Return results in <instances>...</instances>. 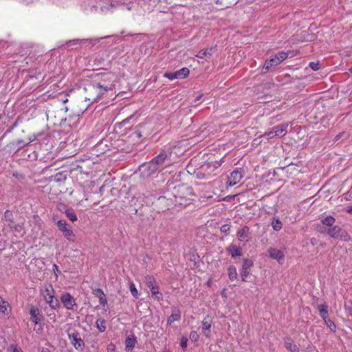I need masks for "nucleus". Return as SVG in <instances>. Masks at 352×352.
I'll return each mask as SVG.
<instances>
[{
	"mask_svg": "<svg viewBox=\"0 0 352 352\" xmlns=\"http://www.w3.org/2000/svg\"><path fill=\"white\" fill-rule=\"evenodd\" d=\"M115 82L116 76L114 74L111 73L104 74L99 82H94L90 86V91L94 96L93 100H96L107 91H112L115 87Z\"/></svg>",
	"mask_w": 352,
	"mask_h": 352,
	"instance_id": "nucleus-1",
	"label": "nucleus"
},
{
	"mask_svg": "<svg viewBox=\"0 0 352 352\" xmlns=\"http://www.w3.org/2000/svg\"><path fill=\"white\" fill-rule=\"evenodd\" d=\"M327 234L333 239H339L344 241H349L351 240V236L345 230H342L338 226H331L328 228Z\"/></svg>",
	"mask_w": 352,
	"mask_h": 352,
	"instance_id": "nucleus-2",
	"label": "nucleus"
},
{
	"mask_svg": "<svg viewBox=\"0 0 352 352\" xmlns=\"http://www.w3.org/2000/svg\"><path fill=\"white\" fill-rule=\"evenodd\" d=\"M287 53L285 52H279L271 58L266 60L264 65L263 69L266 71L269 70L272 67H276L280 65L285 59L287 58Z\"/></svg>",
	"mask_w": 352,
	"mask_h": 352,
	"instance_id": "nucleus-3",
	"label": "nucleus"
},
{
	"mask_svg": "<svg viewBox=\"0 0 352 352\" xmlns=\"http://www.w3.org/2000/svg\"><path fill=\"white\" fill-rule=\"evenodd\" d=\"M318 309L320 316L323 319L326 325L330 329L331 331L336 332V325L332 320L329 318L328 306L326 304H322L318 305Z\"/></svg>",
	"mask_w": 352,
	"mask_h": 352,
	"instance_id": "nucleus-4",
	"label": "nucleus"
},
{
	"mask_svg": "<svg viewBox=\"0 0 352 352\" xmlns=\"http://www.w3.org/2000/svg\"><path fill=\"white\" fill-rule=\"evenodd\" d=\"M68 337L71 343L74 348L80 351H82L85 346L83 340L80 338V334L75 329H70L68 331Z\"/></svg>",
	"mask_w": 352,
	"mask_h": 352,
	"instance_id": "nucleus-5",
	"label": "nucleus"
},
{
	"mask_svg": "<svg viewBox=\"0 0 352 352\" xmlns=\"http://www.w3.org/2000/svg\"><path fill=\"white\" fill-rule=\"evenodd\" d=\"M218 166H219V164L217 162H208L201 166L200 170L197 174H203L202 177H208L212 174L215 175L216 173L214 171L217 169Z\"/></svg>",
	"mask_w": 352,
	"mask_h": 352,
	"instance_id": "nucleus-6",
	"label": "nucleus"
},
{
	"mask_svg": "<svg viewBox=\"0 0 352 352\" xmlns=\"http://www.w3.org/2000/svg\"><path fill=\"white\" fill-rule=\"evenodd\" d=\"M57 226L59 230L63 232L65 238L72 241L74 240L75 235L65 220H59L57 222Z\"/></svg>",
	"mask_w": 352,
	"mask_h": 352,
	"instance_id": "nucleus-7",
	"label": "nucleus"
},
{
	"mask_svg": "<svg viewBox=\"0 0 352 352\" xmlns=\"http://www.w3.org/2000/svg\"><path fill=\"white\" fill-rule=\"evenodd\" d=\"M216 51V46L202 49L197 52L196 56L201 59H205L206 61L209 62L212 58V54Z\"/></svg>",
	"mask_w": 352,
	"mask_h": 352,
	"instance_id": "nucleus-8",
	"label": "nucleus"
},
{
	"mask_svg": "<svg viewBox=\"0 0 352 352\" xmlns=\"http://www.w3.org/2000/svg\"><path fill=\"white\" fill-rule=\"evenodd\" d=\"M60 300L65 307L69 310L74 309V306L76 305L75 299L68 292H65L62 294Z\"/></svg>",
	"mask_w": 352,
	"mask_h": 352,
	"instance_id": "nucleus-9",
	"label": "nucleus"
},
{
	"mask_svg": "<svg viewBox=\"0 0 352 352\" xmlns=\"http://www.w3.org/2000/svg\"><path fill=\"white\" fill-rule=\"evenodd\" d=\"M253 266V261L249 258L243 259L241 276L242 280L246 282V278L250 274V268Z\"/></svg>",
	"mask_w": 352,
	"mask_h": 352,
	"instance_id": "nucleus-10",
	"label": "nucleus"
},
{
	"mask_svg": "<svg viewBox=\"0 0 352 352\" xmlns=\"http://www.w3.org/2000/svg\"><path fill=\"white\" fill-rule=\"evenodd\" d=\"M242 177V173L238 170H234L231 173L230 175L228 177V179L226 184L230 186H234L240 182Z\"/></svg>",
	"mask_w": 352,
	"mask_h": 352,
	"instance_id": "nucleus-11",
	"label": "nucleus"
},
{
	"mask_svg": "<svg viewBox=\"0 0 352 352\" xmlns=\"http://www.w3.org/2000/svg\"><path fill=\"white\" fill-rule=\"evenodd\" d=\"M268 253L270 258L275 259L280 263V261L284 258V252L280 250L270 248L268 249Z\"/></svg>",
	"mask_w": 352,
	"mask_h": 352,
	"instance_id": "nucleus-12",
	"label": "nucleus"
},
{
	"mask_svg": "<svg viewBox=\"0 0 352 352\" xmlns=\"http://www.w3.org/2000/svg\"><path fill=\"white\" fill-rule=\"evenodd\" d=\"M212 325V321L210 318L207 316L202 321V333L206 337L210 338V327Z\"/></svg>",
	"mask_w": 352,
	"mask_h": 352,
	"instance_id": "nucleus-13",
	"label": "nucleus"
},
{
	"mask_svg": "<svg viewBox=\"0 0 352 352\" xmlns=\"http://www.w3.org/2000/svg\"><path fill=\"white\" fill-rule=\"evenodd\" d=\"M42 295L46 302H48L50 298H54V289L52 285L50 284L45 285L44 290L42 292Z\"/></svg>",
	"mask_w": 352,
	"mask_h": 352,
	"instance_id": "nucleus-14",
	"label": "nucleus"
},
{
	"mask_svg": "<svg viewBox=\"0 0 352 352\" xmlns=\"http://www.w3.org/2000/svg\"><path fill=\"white\" fill-rule=\"evenodd\" d=\"M226 252L229 253L232 258L241 256L243 255L242 248L233 244L226 248Z\"/></svg>",
	"mask_w": 352,
	"mask_h": 352,
	"instance_id": "nucleus-15",
	"label": "nucleus"
},
{
	"mask_svg": "<svg viewBox=\"0 0 352 352\" xmlns=\"http://www.w3.org/2000/svg\"><path fill=\"white\" fill-rule=\"evenodd\" d=\"M250 229L247 226H244L237 232V237L242 242H247L249 240Z\"/></svg>",
	"mask_w": 352,
	"mask_h": 352,
	"instance_id": "nucleus-16",
	"label": "nucleus"
},
{
	"mask_svg": "<svg viewBox=\"0 0 352 352\" xmlns=\"http://www.w3.org/2000/svg\"><path fill=\"white\" fill-rule=\"evenodd\" d=\"M287 127L288 124H282L275 126L273 127V133H274L276 136L283 137L287 133Z\"/></svg>",
	"mask_w": 352,
	"mask_h": 352,
	"instance_id": "nucleus-17",
	"label": "nucleus"
},
{
	"mask_svg": "<svg viewBox=\"0 0 352 352\" xmlns=\"http://www.w3.org/2000/svg\"><path fill=\"white\" fill-rule=\"evenodd\" d=\"M143 168H144V171L146 170L147 176L153 174L154 173H155L157 170H158L160 169V168L157 165H155V164L153 163V162H152V160L150 162H148V164H144L143 166Z\"/></svg>",
	"mask_w": 352,
	"mask_h": 352,
	"instance_id": "nucleus-18",
	"label": "nucleus"
},
{
	"mask_svg": "<svg viewBox=\"0 0 352 352\" xmlns=\"http://www.w3.org/2000/svg\"><path fill=\"white\" fill-rule=\"evenodd\" d=\"M167 157L168 155L166 152H161L158 155L152 160V162H153V163H155V165H157L160 168Z\"/></svg>",
	"mask_w": 352,
	"mask_h": 352,
	"instance_id": "nucleus-19",
	"label": "nucleus"
},
{
	"mask_svg": "<svg viewBox=\"0 0 352 352\" xmlns=\"http://www.w3.org/2000/svg\"><path fill=\"white\" fill-rule=\"evenodd\" d=\"M30 319L35 324L40 321L39 310L38 308L32 306L30 309Z\"/></svg>",
	"mask_w": 352,
	"mask_h": 352,
	"instance_id": "nucleus-20",
	"label": "nucleus"
},
{
	"mask_svg": "<svg viewBox=\"0 0 352 352\" xmlns=\"http://www.w3.org/2000/svg\"><path fill=\"white\" fill-rule=\"evenodd\" d=\"M93 294L95 295L96 297H97L99 299L100 305H102V306L107 305V301L106 296L101 289H94Z\"/></svg>",
	"mask_w": 352,
	"mask_h": 352,
	"instance_id": "nucleus-21",
	"label": "nucleus"
},
{
	"mask_svg": "<svg viewBox=\"0 0 352 352\" xmlns=\"http://www.w3.org/2000/svg\"><path fill=\"white\" fill-rule=\"evenodd\" d=\"M285 346L288 350L291 351L292 352H299L298 347L296 346L294 342L290 338L285 339Z\"/></svg>",
	"mask_w": 352,
	"mask_h": 352,
	"instance_id": "nucleus-22",
	"label": "nucleus"
},
{
	"mask_svg": "<svg viewBox=\"0 0 352 352\" xmlns=\"http://www.w3.org/2000/svg\"><path fill=\"white\" fill-rule=\"evenodd\" d=\"M181 319V312L178 309H174L172 314L168 317L167 323L170 324L175 321H178Z\"/></svg>",
	"mask_w": 352,
	"mask_h": 352,
	"instance_id": "nucleus-23",
	"label": "nucleus"
},
{
	"mask_svg": "<svg viewBox=\"0 0 352 352\" xmlns=\"http://www.w3.org/2000/svg\"><path fill=\"white\" fill-rule=\"evenodd\" d=\"M149 289L151 292L152 296L155 299H156L157 300H160L163 298V295L161 292H159V288H158L157 285H156L155 286H152V287H151Z\"/></svg>",
	"mask_w": 352,
	"mask_h": 352,
	"instance_id": "nucleus-24",
	"label": "nucleus"
},
{
	"mask_svg": "<svg viewBox=\"0 0 352 352\" xmlns=\"http://www.w3.org/2000/svg\"><path fill=\"white\" fill-rule=\"evenodd\" d=\"M336 222V219L334 217H333L332 216H327L322 219H321L320 220V223L323 225V226H328V227H331L333 226V224L335 223Z\"/></svg>",
	"mask_w": 352,
	"mask_h": 352,
	"instance_id": "nucleus-25",
	"label": "nucleus"
},
{
	"mask_svg": "<svg viewBox=\"0 0 352 352\" xmlns=\"http://www.w3.org/2000/svg\"><path fill=\"white\" fill-rule=\"evenodd\" d=\"M135 342H136V340H135V338L133 336H132V337H127L126 339V341H125V343H126V350L127 351H129L132 350L134 348V346H135Z\"/></svg>",
	"mask_w": 352,
	"mask_h": 352,
	"instance_id": "nucleus-26",
	"label": "nucleus"
},
{
	"mask_svg": "<svg viewBox=\"0 0 352 352\" xmlns=\"http://www.w3.org/2000/svg\"><path fill=\"white\" fill-rule=\"evenodd\" d=\"M228 276L230 280L233 281L238 277L236 268L234 265L229 266L228 269Z\"/></svg>",
	"mask_w": 352,
	"mask_h": 352,
	"instance_id": "nucleus-27",
	"label": "nucleus"
},
{
	"mask_svg": "<svg viewBox=\"0 0 352 352\" xmlns=\"http://www.w3.org/2000/svg\"><path fill=\"white\" fill-rule=\"evenodd\" d=\"M175 72L177 79H182L187 77L189 75L190 71L187 67H183L182 69Z\"/></svg>",
	"mask_w": 352,
	"mask_h": 352,
	"instance_id": "nucleus-28",
	"label": "nucleus"
},
{
	"mask_svg": "<svg viewBox=\"0 0 352 352\" xmlns=\"http://www.w3.org/2000/svg\"><path fill=\"white\" fill-rule=\"evenodd\" d=\"M66 217L72 222L77 221V217L72 208H68L65 212Z\"/></svg>",
	"mask_w": 352,
	"mask_h": 352,
	"instance_id": "nucleus-29",
	"label": "nucleus"
},
{
	"mask_svg": "<svg viewBox=\"0 0 352 352\" xmlns=\"http://www.w3.org/2000/svg\"><path fill=\"white\" fill-rule=\"evenodd\" d=\"M96 323L98 329L100 332H104L106 330V322L103 318H98Z\"/></svg>",
	"mask_w": 352,
	"mask_h": 352,
	"instance_id": "nucleus-30",
	"label": "nucleus"
},
{
	"mask_svg": "<svg viewBox=\"0 0 352 352\" xmlns=\"http://www.w3.org/2000/svg\"><path fill=\"white\" fill-rule=\"evenodd\" d=\"M145 283L148 288L157 285L155 278L153 276H147L145 277Z\"/></svg>",
	"mask_w": 352,
	"mask_h": 352,
	"instance_id": "nucleus-31",
	"label": "nucleus"
},
{
	"mask_svg": "<svg viewBox=\"0 0 352 352\" xmlns=\"http://www.w3.org/2000/svg\"><path fill=\"white\" fill-rule=\"evenodd\" d=\"M272 226L276 231H279L282 228V223L278 219H273Z\"/></svg>",
	"mask_w": 352,
	"mask_h": 352,
	"instance_id": "nucleus-32",
	"label": "nucleus"
},
{
	"mask_svg": "<svg viewBox=\"0 0 352 352\" xmlns=\"http://www.w3.org/2000/svg\"><path fill=\"white\" fill-rule=\"evenodd\" d=\"M113 6L112 4H104L100 7V12L102 13H107L108 12H113Z\"/></svg>",
	"mask_w": 352,
	"mask_h": 352,
	"instance_id": "nucleus-33",
	"label": "nucleus"
},
{
	"mask_svg": "<svg viewBox=\"0 0 352 352\" xmlns=\"http://www.w3.org/2000/svg\"><path fill=\"white\" fill-rule=\"evenodd\" d=\"M47 303L49 304L50 307L53 309H56L60 307L58 300L56 298H50V300Z\"/></svg>",
	"mask_w": 352,
	"mask_h": 352,
	"instance_id": "nucleus-34",
	"label": "nucleus"
},
{
	"mask_svg": "<svg viewBox=\"0 0 352 352\" xmlns=\"http://www.w3.org/2000/svg\"><path fill=\"white\" fill-rule=\"evenodd\" d=\"M8 305V302L5 301L1 296H0V311L5 313L7 310Z\"/></svg>",
	"mask_w": 352,
	"mask_h": 352,
	"instance_id": "nucleus-35",
	"label": "nucleus"
},
{
	"mask_svg": "<svg viewBox=\"0 0 352 352\" xmlns=\"http://www.w3.org/2000/svg\"><path fill=\"white\" fill-rule=\"evenodd\" d=\"M129 289H130V292H131V294L133 295V296L135 297V298H137L138 297V290H137L134 283H131L130 284Z\"/></svg>",
	"mask_w": 352,
	"mask_h": 352,
	"instance_id": "nucleus-36",
	"label": "nucleus"
},
{
	"mask_svg": "<svg viewBox=\"0 0 352 352\" xmlns=\"http://www.w3.org/2000/svg\"><path fill=\"white\" fill-rule=\"evenodd\" d=\"M4 218H5L6 221L12 222V212L10 211V210H6L4 212Z\"/></svg>",
	"mask_w": 352,
	"mask_h": 352,
	"instance_id": "nucleus-37",
	"label": "nucleus"
},
{
	"mask_svg": "<svg viewBox=\"0 0 352 352\" xmlns=\"http://www.w3.org/2000/svg\"><path fill=\"white\" fill-rule=\"evenodd\" d=\"M164 76L171 80L177 79L176 72H166Z\"/></svg>",
	"mask_w": 352,
	"mask_h": 352,
	"instance_id": "nucleus-38",
	"label": "nucleus"
},
{
	"mask_svg": "<svg viewBox=\"0 0 352 352\" xmlns=\"http://www.w3.org/2000/svg\"><path fill=\"white\" fill-rule=\"evenodd\" d=\"M187 342L188 338L186 336H182L181 338L180 346L183 349H186L187 348Z\"/></svg>",
	"mask_w": 352,
	"mask_h": 352,
	"instance_id": "nucleus-39",
	"label": "nucleus"
},
{
	"mask_svg": "<svg viewBox=\"0 0 352 352\" xmlns=\"http://www.w3.org/2000/svg\"><path fill=\"white\" fill-rule=\"evenodd\" d=\"M54 181H56V182L63 181V180H65V179H66V177L63 176L61 173H58L57 174H56L54 175Z\"/></svg>",
	"mask_w": 352,
	"mask_h": 352,
	"instance_id": "nucleus-40",
	"label": "nucleus"
},
{
	"mask_svg": "<svg viewBox=\"0 0 352 352\" xmlns=\"http://www.w3.org/2000/svg\"><path fill=\"white\" fill-rule=\"evenodd\" d=\"M230 229V226L228 224H225L221 227V232L227 235L229 234Z\"/></svg>",
	"mask_w": 352,
	"mask_h": 352,
	"instance_id": "nucleus-41",
	"label": "nucleus"
},
{
	"mask_svg": "<svg viewBox=\"0 0 352 352\" xmlns=\"http://www.w3.org/2000/svg\"><path fill=\"white\" fill-rule=\"evenodd\" d=\"M199 334L197 333V331H192L190 334V338L192 341H194V342H196L199 339Z\"/></svg>",
	"mask_w": 352,
	"mask_h": 352,
	"instance_id": "nucleus-42",
	"label": "nucleus"
},
{
	"mask_svg": "<svg viewBox=\"0 0 352 352\" xmlns=\"http://www.w3.org/2000/svg\"><path fill=\"white\" fill-rule=\"evenodd\" d=\"M8 351L11 352H23L19 347L17 346V345L15 344H11Z\"/></svg>",
	"mask_w": 352,
	"mask_h": 352,
	"instance_id": "nucleus-43",
	"label": "nucleus"
},
{
	"mask_svg": "<svg viewBox=\"0 0 352 352\" xmlns=\"http://www.w3.org/2000/svg\"><path fill=\"white\" fill-rule=\"evenodd\" d=\"M309 66L312 68L313 70L314 71H317L320 68V66H319V63H315L314 62H311L309 63Z\"/></svg>",
	"mask_w": 352,
	"mask_h": 352,
	"instance_id": "nucleus-44",
	"label": "nucleus"
},
{
	"mask_svg": "<svg viewBox=\"0 0 352 352\" xmlns=\"http://www.w3.org/2000/svg\"><path fill=\"white\" fill-rule=\"evenodd\" d=\"M264 135L266 136L268 139H270V138H272L276 136L275 135V133H273V128L271 129L270 131L265 133L264 134Z\"/></svg>",
	"mask_w": 352,
	"mask_h": 352,
	"instance_id": "nucleus-45",
	"label": "nucleus"
},
{
	"mask_svg": "<svg viewBox=\"0 0 352 352\" xmlns=\"http://www.w3.org/2000/svg\"><path fill=\"white\" fill-rule=\"evenodd\" d=\"M346 136H347V135L345 132L340 133L335 137L334 141H337L342 138H346Z\"/></svg>",
	"mask_w": 352,
	"mask_h": 352,
	"instance_id": "nucleus-46",
	"label": "nucleus"
},
{
	"mask_svg": "<svg viewBox=\"0 0 352 352\" xmlns=\"http://www.w3.org/2000/svg\"><path fill=\"white\" fill-rule=\"evenodd\" d=\"M327 230H328V228L324 227L323 226H318V231L321 234H327Z\"/></svg>",
	"mask_w": 352,
	"mask_h": 352,
	"instance_id": "nucleus-47",
	"label": "nucleus"
},
{
	"mask_svg": "<svg viewBox=\"0 0 352 352\" xmlns=\"http://www.w3.org/2000/svg\"><path fill=\"white\" fill-rule=\"evenodd\" d=\"M346 212L348 213H350V214H352V205L351 206H349L346 208Z\"/></svg>",
	"mask_w": 352,
	"mask_h": 352,
	"instance_id": "nucleus-48",
	"label": "nucleus"
},
{
	"mask_svg": "<svg viewBox=\"0 0 352 352\" xmlns=\"http://www.w3.org/2000/svg\"><path fill=\"white\" fill-rule=\"evenodd\" d=\"M68 43L77 44V43H79V40L75 39V40L69 41Z\"/></svg>",
	"mask_w": 352,
	"mask_h": 352,
	"instance_id": "nucleus-49",
	"label": "nucleus"
},
{
	"mask_svg": "<svg viewBox=\"0 0 352 352\" xmlns=\"http://www.w3.org/2000/svg\"><path fill=\"white\" fill-rule=\"evenodd\" d=\"M216 4L219 6H223V0H216Z\"/></svg>",
	"mask_w": 352,
	"mask_h": 352,
	"instance_id": "nucleus-50",
	"label": "nucleus"
},
{
	"mask_svg": "<svg viewBox=\"0 0 352 352\" xmlns=\"http://www.w3.org/2000/svg\"><path fill=\"white\" fill-rule=\"evenodd\" d=\"M8 226L10 228H14V222H13L12 221V222H8Z\"/></svg>",
	"mask_w": 352,
	"mask_h": 352,
	"instance_id": "nucleus-51",
	"label": "nucleus"
},
{
	"mask_svg": "<svg viewBox=\"0 0 352 352\" xmlns=\"http://www.w3.org/2000/svg\"><path fill=\"white\" fill-rule=\"evenodd\" d=\"M316 239L315 238H312L311 239V243L312 245H315L316 244Z\"/></svg>",
	"mask_w": 352,
	"mask_h": 352,
	"instance_id": "nucleus-52",
	"label": "nucleus"
},
{
	"mask_svg": "<svg viewBox=\"0 0 352 352\" xmlns=\"http://www.w3.org/2000/svg\"><path fill=\"white\" fill-rule=\"evenodd\" d=\"M41 352H50L47 348H43Z\"/></svg>",
	"mask_w": 352,
	"mask_h": 352,
	"instance_id": "nucleus-53",
	"label": "nucleus"
},
{
	"mask_svg": "<svg viewBox=\"0 0 352 352\" xmlns=\"http://www.w3.org/2000/svg\"><path fill=\"white\" fill-rule=\"evenodd\" d=\"M67 101H68V99L66 98V96H65V98L63 99H62L63 103H66V102H67Z\"/></svg>",
	"mask_w": 352,
	"mask_h": 352,
	"instance_id": "nucleus-54",
	"label": "nucleus"
},
{
	"mask_svg": "<svg viewBox=\"0 0 352 352\" xmlns=\"http://www.w3.org/2000/svg\"><path fill=\"white\" fill-rule=\"evenodd\" d=\"M53 268H54V271H55V270H57V271L58 270V266H57L56 265H55V264L53 265Z\"/></svg>",
	"mask_w": 352,
	"mask_h": 352,
	"instance_id": "nucleus-55",
	"label": "nucleus"
},
{
	"mask_svg": "<svg viewBox=\"0 0 352 352\" xmlns=\"http://www.w3.org/2000/svg\"><path fill=\"white\" fill-rule=\"evenodd\" d=\"M201 97H202V95L199 96L196 98L195 101H197V100H200V98H201Z\"/></svg>",
	"mask_w": 352,
	"mask_h": 352,
	"instance_id": "nucleus-56",
	"label": "nucleus"
},
{
	"mask_svg": "<svg viewBox=\"0 0 352 352\" xmlns=\"http://www.w3.org/2000/svg\"><path fill=\"white\" fill-rule=\"evenodd\" d=\"M22 142H23V141H21V140H19V141H18V144H17V145H20Z\"/></svg>",
	"mask_w": 352,
	"mask_h": 352,
	"instance_id": "nucleus-57",
	"label": "nucleus"
},
{
	"mask_svg": "<svg viewBox=\"0 0 352 352\" xmlns=\"http://www.w3.org/2000/svg\"><path fill=\"white\" fill-rule=\"evenodd\" d=\"M350 316L352 317V309L350 311Z\"/></svg>",
	"mask_w": 352,
	"mask_h": 352,
	"instance_id": "nucleus-58",
	"label": "nucleus"
},
{
	"mask_svg": "<svg viewBox=\"0 0 352 352\" xmlns=\"http://www.w3.org/2000/svg\"><path fill=\"white\" fill-rule=\"evenodd\" d=\"M137 135H138V137H140V136H141L140 133H137Z\"/></svg>",
	"mask_w": 352,
	"mask_h": 352,
	"instance_id": "nucleus-59",
	"label": "nucleus"
},
{
	"mask_svg": "<svg viewBox=\"0 0 352 352\" xmlns=\"http://www.w3.org/2000/svg\"><path fill=\"white\" fill-rule=\"evenodd\" d=\"M350 197L352 196V191L350 192V195H349Z\"/></svg>",
	"mask_w": 352,
	"mask_h": 352,
	"instance_id": "nucleus-60",
	"label": "nucleus"
},
{
	"mask_svg": "<svg viewBox=\"0 0 352 352\" xmlns=\"http://www.w3.org/2000/svg\"><path fill=\"white\" fill-rule=\"evenodd\" d=\"M351 197H352V195H351Z\"/></svg>",
	"mask_w": 352,
	"mask_h": 352,
	"instance_id": "nucleus-61",
	"label": "nucleus"
}]
</instances>
